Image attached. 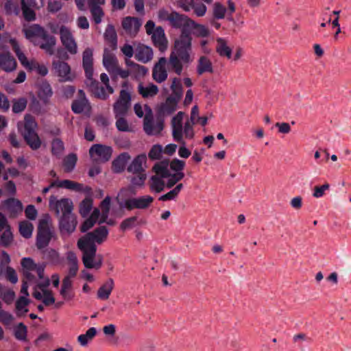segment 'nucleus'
<instances>
[{"mask_svg": "<svg viewBox=\"0 0 351 351\" xmlns=\"http://www.w3.org/2000/svg\"><path fill=\"white\" fill-rule=\"evenodd\" d=\"M191 19L176 12H171L170 25L175 28L181 29L180 35L174 40L173 45L169 54V63L178 75L194 61L193 53V38L188 32V27Z\"/></svg>", "mask_w": 351, "mask_h": 351, "instance_id": "obj_1", "label": "nucleus"}, {"mask_svg": "<svg viewBox=\"0 0 351 351\" xmlns=\"http://www.w3.org/2000/svg\"><path fill=\"white\" fill-rule=\"evenodd\" d=\"M109 230L101 226L93 231L88 232L77 241V247L82 252V260L85 267L88 269H99L102 265V257L99 256L97 261H95L97 246L105 242L108 237Z\"/></svg>", "mask_w": 351, "mask_h": 351, "instance_id": "obj_2", "label": "nucleus"}, {"mask_svg": "<svg viewBox=\"0 0 351 351\" xmlns=\"http://www.w3.org/2000/svg\"><path fill=\"white\" fill-rule=\"evenodd\" d=\"M185 114L183 112H179L175 115L171 122L172 136L175 141L184 145V137L186 138H192L194 136L193 125L197 123L199 116V109L197 106H194L191 109V117L187 120L183 126V119Z\"/></svg>", "mask_w": 351, "mask_h": 351, "instance_id": "obj_3", "label": "nucleus"}, {"mask_svg": "<svg viewBox=\"0 0 351 351\" xmlns=\"http://www.w3.org/2000/svg\"><path fill=\"white\" fill-rule=\"evenodd\" d=\"M110 197L107 196L101 202L99 206L100 210L96 208L93 210L90 217L87 218L81 226L80 230L82 232L90 230L97 221L99 224L106 221L110 210Z\"/></svg>", "mask_w": 351, "mask_h": 351, "instance_id": "obj_4", "label": "nucleus"}, {"mask_svg": "<svg viewBox=\"0 0 351 351\" xmlns=\"http://www.w3.org/2000/svg\"><path fill=\"white\" fill-rule=\"evenodd\" d=\"M55 230L49 215H45L39 220L36 235V246L43 249L48 245L51 239L54 237Z\"/></svg>", "mask_w": 351, "mask_h": 351, "instance_id": "obj_5", "label": "nucleus"}, {"mask_svg": "<svg viewBox=\"0 0 351 351\" xmlns=\"http://www.w3.org/2000/svg\"><path fill=\"white\" fill-rule=\"evenodd\" d=\"M132 87L128 82L123 83L119 95L113 104L114 116H125L131 106Z\"/></svg>", "mask_w": 351, "mask_h": 351, "instance_id": "obj_6", "label": "nucleus"}, {"mask_svg": "<svg viewBox=\"0 0 351 351\" xmlns=\"http://www.w3.org/2000/svg\"><path fill=\"white\" fill-rule=\"evenodd\" d=\"M10 43L11 44L13 50L16 53L21 63L28 70L36 71V73L45 76L48 73V69L45 64H39L34 60L29 61L25 54L21 51L19 45L15 39H10Z\"/></svg>", "mask_w": 351, "mask_h": 351, "instance_id": "obj_7", "label": "nucleus"}, {"mask_svg": "<svg viewBox=\"0 0 351 351\" xmlns=\"http://www.w3.org/2000/svg\"><path fill=\"white\" fill-rule=\"evenodd\" d=\"M146 33L152 36V40L154 45L160 51H165L167 48L168 41L162 27H155L152 21H148L145 25Z\"/></svg>", "mask_w": 351, "mask_h": 351, "instance_id": "obj_8", "label": "nucleus"}, {"mask_svg": "<svg viewBox=\"0 0 351 351\" xmlns=\"http://www.w3.org/2000/svg\"><path fill=\"white\" fill-rule=\"evenodd\" d=\"M50 284L49 279L46 277L39 281L34 288L33 296L38 300H42L44 304L49 306L54 304L55 298L51 290L47 288Z\"/></svg>", "mask_w": 351, "mask_h": 351, "instance_id": "obj_9", "label": "nucleus"}, {"mask_svg": "<svg viewBox=\"0 0 351 351\" xmlns=\"http://www.w3.org/2000/svg\"><path fill=\"white\" fill-rule=\"evenodd\" d=\"M145 116L143 120V130L147 135H158L163 130L164 122L160 119L154 120L151 108L145 105Z\"/></svg>", "mask_w": 351, "mask_h": 351, "instance_id": "obj_10", "label": "nucleus"}, {"mask_svg": "<svg viewBox=\"0 0 351 351\" xmlns=\"http://www.w3.org/2000/svg\"><path fill=\"white\" fill-rule=\"evenodd\" d=\"M60 40L62 46L71 55H75L78 50L77 43L70 27L62 25L59 27Z\"/></svg>", "mask_w": 351, "mask_h": 351, "instance_id": "obj_11", "label": "nucleus"}, {"mask_svg": "<svg viewBox=\"0 0 351 351\" xmlns=\"http://www.w3.org/2000/svg\"><path fill=\"white\" fill-rule=\"evenodd\" d=\"M21 265L23 269V275L29 282L34 280L36 274L39 278L40 281L46 278L44 276L45 266L36 265L32 258H23Z\"/></svg>", "mask_w": 351, "mask_h": 351, "instance_id": "obj_12", "label": "nucleus"}, {"mask_svg": "<svg viewBox=\"0 0 351 351\" xmlns=\"http://www.w3.org/2000/svg\"><path fill=\"white\" fill-rule=\"evenodd\" d=\"M52 71L60 82H71L76 77L75 73L71 71L69 64L60 60H53Z\"/></svg>", "mask_w": 351, "mask_h": 351, "instance_id": "obj_13", "label": "nucleus"}, {"mask_svg": "<svg viewBox=\"0 0 351 351\" xmlns=\"http://www.w3.org/2000/svg\"><path fill=\"white\" fill-rule=\"evenodd\" d=\"M49 206L50 210L55 212L57 215L71 213L73 209V204L71 199L69 198L58 199L54 195L50 196Z\"/></svg>", "mask_w": 351, "mask_h": 351, "instance_id": "obj_14", "label": "nucleus"}, {"mask_svg": "<svg viewBox=\"0 0 351 351\" xmlns=\"http://www.w3.org/2000/svg\"><path fill=\"white\" fill-rule=\"evenodd\" d=\"M169 58L167 59L165 57H161L158 59V62L155 64L153 71H152V77L154 80L158 83H162L165 82L167 79L168 73L166 69V65L168 66L169 69L177 75H178L176 71H175L170 66L169 63Z\"/></svg>", "mask_w": 351, "mask_h": 351, "instance_id": "obj_15", "label": "nucleus"}, {"mask_svg": "<svg viewBox=\"0 0 351 351\" xmlns=\"http://www.w3.org/2000/svg\"><path fill=\"white\" fill-rule=\"evenodd\" d=\"M112 148L101 144L93 145L89 149L90 158L96 162H105L109 160L112 156Z\"/></svg>", "mask_w": 351, "mask_h": 351, "instance_id": "obj_16", "label": "nucleus"}, {"mask_svg": "<svg viewBox=\"0 0 351 351\" xmlns=\"http://www.w3.org/2000/svg\"><path fill=\"white\" fill-rule=\"evenodd\" d=\"M1 208L10 217H16L23 210L22 202L16 198L9 197L1 202Z\"/></svg>", "mask_w": 351, "mask_h": 351, "instance_id": "obj_17", "label": "nucleus"}, {"mask_svg": "<svg viewBox=\"0 0 351 351\" xmlns=\"http://www.w3.org/2000/svg\"><path fill=\"white\" fill-rule=\"evenodd\" d=\"M153 202L154 198L152 196L143 195L126 199L123 206L128 210L133 209L145 210L148 208Z\"/></svg>", "mask_w": 351, "mask_h": 351, "instance_id": "obj_18", "label": "nucleus"}, {"mask_svg": "<svg viewBox=\"0 0 351 351\" xmlns=\"http://www.w3.org/2000/svg\"><path fill=\"white\" fill-rule=\"evenodd\" d=\"M23 32L27 39L30 40L34 45L39 44L38 41L46 33L45 29L37 24H34L23 29Z\"/></svg>", "mask_w": 351, "mask_h": 351, "instance_id": "obj_19", "label": "nucleus"}, {"mask_svg": "<svg viewBox=\"0 0 351 351\" xmlns=\"http://www.w3.org/2000/svg\"><path fill=\"white\" fill-rule=\"evenodd\" d=\"M86 84L92 94L99 99L106 100L110 95L107 90L99 86V82L93 78V76L86 77Z\"/></svg>", "mask_w": 351, "mask_h": 351, "instance_id": "obj_20", "label": "nucleus"}, {"mask_svg": "<svg viewBox=\"0 0 351 351\" xmlns=\"http://www.w3.org/2000/svg\"><path fill=\"white\" fill-rule=\"evenodd\" d=\"M60 229L62 234H70L76 228L77 221L75 215L71 213L60 217Z\"/></svg>", "mask_w": 351, "mask_h": 351, "instance_id": "obj_21", "label": "nucleus"}, {"mask_svg": "<svg viewBox=\"0 0 351 351\" xmlns=\"http://www.w3.org/2000/svg\"><path fill=\"white\" fill-rule=\"evenodd\" d=\"M141 25V21L136 17L127 16L122 21L123 29L131 36H135L136 35Z\"/></svg>", "mask_w": 351, "mask_h": 351, "instance_id": "obj_22", "label": "nucleus"}, {"mask_svg": "<svg viewBox=\"0 0 351 351\" xmlns=\"http://www.w3.org/2000/svg\"><path fill=\"white\" fill-rule=\"evenodd\" d=\"M79 98L75 99L71 105L72 110L77 114L90 111V106L82 90L78 91Z\"/></svg>", "mask_w": 351, "mask_h": 351, "instance_id": "obj_23", "label": "nucleus"}, {"mask_svg": "<svg viewBox=\"0 0 351 351\" xmlns=\"http://www.w3.org/2000/svg\"><path fill=\"white\" fill-rule=\"evenodd\" d=\"M134 57L138 61L147 63L153 58V50L148 46L140 44L135 49Z\"/></svg>", "mask_w": 351, "mask_h": 351, "instance_id": "obj_24", "label": "nucleus"}, {"mask_svg": "<svg viewBox=\"0 0 351 351\" xmlns=\"http://www.w3.org/2000/svg\"><path fill=\"white\" fill-rule=\"evenodd\" d=\"M37 123L34 118L30 114H26L24 117L23 122L18 123V128L23 136L36 132Z\"/></svg>", "mask_w": 351, "mask_h": 351, "instance_id": "obj_25", "label": "nucleus"}, {"mask_svg": "<svg viewBox=\"0 0 351 351\" xmlns=\"http://www.w3.org/2000/svg\"><path fill=\"white\" fill-rule=\"evenodd\" d=\"M188 32L190 34L192 33L195 37L203 38L208 37L210 34L209 29L206 25L197 23L193 19L188 27Z\"/></svg>", "mask_w": 351, "mask_h": 351, "instance_id": "obj_26", "label": "nucleus"}, {"mask_svg": "<svg viewBox=\"0 0 351 351\" xmlns=\"http://www.w3.org/2000/svg\"><path fill=\"white\" fill-rule=\"evenodd\" d=\"M38 43L36 45L43 49L49 55L51 56L54 53V47L56 45V39L54 36H50L46 32L41 40L38 41Z\"/></svg>", "mask_w": 351, "mask_h": 351, "instance_id": "obj_27", "label": "nucleus"}, {"mask_svg": "<svg viewBox=\"0 0 351 351\" xmlns=\"http://www.w3.org/2000/svg\"><path fill=\"white\" fill-rule=\"evenodd\" d=\"M38 43L36 45L43 49L49 55L51 56L54 53V47L56 45V39L54 36H50L46 32L41 40L38 41Z\"/></svg>", "mask_w": 351, "mask_h": 351, "instance_id": "obj_28", "label": "nucleus"}, {"mask_svg": "<svg viewBox=\"0 0 351 351\" xmlns=\"http://www.w3.org/2000/svg\"><path fill=\"white\" fill-rule=\"evenodd\" d=\"M38 43L36 45L43 49L49 55L51 56L54 53V47L56 45V39L54 36H50L46 32L41 40L38 41Z\"/></svg>", "mask_w": 351, "mask_h": 351, "instance_id": "obj_29", "label": "nucleus"}, {"mask_svg": "<svg viewBox=\"0 0 351 351\" xmlns=\"http://www.w3.org/2000/svg\"><path fill=\"white\" fill-rule=\"evenodd\" d=\"M93 49L86 48L82 54V63L83 68L85 71L86 77L93 76Z\"/></svg>", "mask_w": 351, "mask_h": 351, "instance_id": "obj_30", "label": "nucleus"}, {"mask_svg": "<svg viewBox=\"0 0 351 351\" xmlns=\"http://www.w3.org/2000/svg\"><path fill=\"white\" fill-rule=\"evenodd\" d=\"M180 99L174 97H169L159 107L160 114L168 116L175 112Z\"/></svg>", "mask_w": 351, "mask_h": 351, "instance_id": "obj_31", "label": "nucleus"}, {"mask_svg": "<svg viewBox=\"0 0 351 351\" xmlns=\"http://www.w3.org/2000/svg\"><path fill=\"white\" fill-rule=\"evenodd\" d=\"M16 66V60L9 52H0V68L2 70L10 72L14 71Z\"/></svg>", "mask_w": 351, "mask_h": 351, "instance_id": "obj_32", "label": "nucleus"}, {"mask_svg": "<svg viewBox=\"0 0 351 351\" xmlns=\"http://www.w3.org/2000/svg\"><path fill=\"white\" fill-rule=\"evenodd\" d=\"M215 50L220 57L227 59L232 57V48L228 45V41L223 38H217Z\"/></svg>", "mask_w": 351, "mask_h": 351, "instance_id": "obj_33", "label": "nucleus"}, {"mask_svg": "<svg viewBox=\"0 0 351 351\" xmlns=\"http://www.w3.org/2000/svg\"><path fill=\"white\" fill-rule=\"evenodd\" d=\"M196 71L199 75L205 73H213V63L209 58L206 56H200L197 60Z\"/></svg>", "mask_w": 351, "mask_h": 351, "instance_id": "obj_34", "label": "nucleus"}, {"mask_svg": "<svg viewBox=\"0 0 351 351\" xmlns=\"http://www.w3.org/2000/svg\"><path fill=\"white\" fill-rule=\"evenodd\" d=\"M66 264L68 266V274L66 276L69 278L75 277L78 271V259L75 254L73 252L66 253Z\"/></svg>", "mask_w": 351, "mask_h": 351, "instance_id": "obj_35", "label": "nucleus"}, {"mask_svg": "<svg viewBox=\"0 0 351 351\" xmlns=\"http://www.w3.org/2000/svg\"><path fill=\"white\" fill-rule=\"evenodd\" d=\"M114 287L112 278H108L97 290V298L101 300H107Z\"/></svg>", "mask_w": 351, "mask_h": 351, "instance_id": "obj_36", "label": "nucleus"}, {"mask_svg": "<svg viewBox=\"0 0 351 351\" xmlns=\"http://www.w3.org/2000/svg\"><path fill=\"white\" fill-rule=\"evenodd\" d=\"M58 186L60 188H64L66 189H70L74 191H82L84 189L83 184L70 180H64L61 181H55L51 184V186Z\"/></svg>", "mask_w": 351, "mask_h": 351, "instance_id": "obj_37", "label": "nucleus"}, {"mask_svg": "<svg viewBox=\"0 0 351 351\" xmlns=\"http://www.w3.org/2000/svg\"><path fill=\"white\" fill-rule=\"evenodd\" d=\"M103 64L110 73H112L119 65L116 56L108 49H105L104 52Z\"/></svg>", "mask_w": 351, "mask_h": 351, "instance_id": "obj_38", "label": "nucleus"}, {"mask_svg": "<svg viewBox=\"0 0 351 351\" xmlns=\"http://www.w3.org/2000/svg\"><path fill=\"white\" fill-rule=\"evenodd\" d=\"M146 155H138L132 160V163L129 165V167H128V171L133 173H143V165L146 163Z\"/></svg>", "mask_w": 351, "mask_h": 351, "instance_id": "obj_39", "label": "nucleus"}, {"mask_svg": "<svg viewBox=\"0 0 351 351\" xmlns=\"http://www.w3.org/2000/svg\"><path fill=\"white\" fill-rule=\"evenodd\" d=\"M38 97L45 104H47L49 99L52 96L53 91L50 84L47 82H43L38 86Z\"/></svg>", "mask_w": 351, "mask_h": 351, "instance_id": "obj_40", "label": "nucleus"}, {"mask_svg": "<svg viewBox=\"0 0 351 351\" xmlns=\"http://www.w3.org/2000/svg\"><path fill=\"white\" fill-rule=\"evenodd\" d=\"M138 91L144 98L152 97L158 94V88L157 86L153 84L143 85L140 83L138 86Z\"/></svg>", "mask_w": 351, "mask_h": 351, "instance_id": "obj_41", "label": "nucleus"}, {"mask_svg": "<svg viewBox=\"0 0 351 351\" xmlns=\"http://www.w3.org/2000/svg\"><path fill=\"white\" fill-rule=\"evenodd\" d=\"M130 159V156L128 153L120 154L112 162L113 171L116 173L122 171Z\"/></svg>", "mask_w": 351, "mask_h": 351, "instance_id": "obj_42", "label": "nucleus"}, {"mask_svg": "<svg viewBox=\"0 0 351 351\" xmlns=\"http://www.w3.org/2000/svg\"><path fill=\"white\" fill-rule=\"evenodd\" d=\"M169 162L168 160H164L155 164L153 167V171L155 172V175L165 178L169 176Z\"/></svg>", "mask_w": 351, "mask_h": 351, "instance_id": "obj_43", "label": "nucleus"}, {"mask_svg": "<svg viewBox=\"0 0 351 351\" xmlns=\"http://www.w3.org/2000/svg\"><path fill=\"white\" fill-rule=\"evenodd\" d=\"M163 177L159 176H152L149 180V188L152 191L160 193L162 191L165 187V183Z\"/></svg>", "mask_w": 351, "mask_h": 351, "instance_id": "obj_44", "label": "nucleus"}, {"mask_svg": "<svg viewBox=\"0 0 351 351\" xmlns=\"http://www.w3.org/2000/svg\"><path fill=\"white\" fill-rule=\"evenodd\" d=\"M104 38L108 41L112 48L116 49L117 36L114 27L112 25H108L105 30Z\"/></svg>", "mask_w": 351, "mask_h": 351, "instance_id": "obj_45", "label": "nucleus"}, {"mask_svg": "<svg viewBox=\"0 0 351 351\" xmlns=\"http://www.w3.org/2000/svg\"><path fill=\"white\" fill-rule=\"evenodd\" d=\"M0 298L5 303L10 304L14 300L15 293L12 289L0 285Z\"/></svg>", "mask_w": 351, "mask_h": 351, "instance_id": "obj_46", "label": "nucleus"}, {"mask_svg": "<svg viewBox=\"0 0 351 351\" xmlns=\"http://www.w3.org/2000/svg\"><path fill=\"white\" fill-rule=\"evenodd\" d=\"M93 200L90 197H86L79 204V213L83 217H86L93 208Z\"/></svg>", "mask_w": 351, "mask_h": 351, "instance_id": "obj_47", "label": "nucleus"}, {"mask_svg": "<svg viewBox=\"0 0 351 351\" xmlns=\"http://www.w3.org/2000/svg\"><path fill=\"white\" fill-rule=\"evenodd\" d=\"M19 229L22 237L29 239L32 235L34 226L32 223L27 221H23L19 223Z\"/></svg>", "mask_w": 351, "mask_h": 351, "instance_id": "obj_48", "label": "nucleus"}, {"mask_svg": "<svg viewBox=\"0 0 351 351\" xmlns=\"http://www.w3.org/2000/svg\"><path fill=\"white\" fill-rule=\"evenodd\" d=\"M23 136L32 149H38L40 147L41 141L36 132Z\"/></svg>", "mask_w": 351, "mask_h": 351, "instance_id": "obj_49", "label": "nucleus"}, {"mask_svg": "<svg viewBox=\"0 0 351 351\" xmlns=\"http://www.w3.org/2000/svg\"><path fill=\"white\" fill-rule=\"evenodd\" d=\"M77 156L75 154H70L63 160L64 171L66 173L71 172L77 162Z\"/></svg>", "mask_w": 351, "mask_h": 351, "instance_id": "obj_50", "label": "nucleus"}, {"mask_svg": "<svg viewBox=\"0 0 351 351\" xmlns=\"http://www.w3.org/2000/svg\"><path fill=\"white\" fill-rule=\"evenodd\" d=\"M97 334V330L95 328H90L85 334H82L78 336L77 341L82 346H85L87 343L91 341Z\"/></svg>", "mask_w": 351, "mask_h": 351, "instance_id": "obj_51", "label": "nucleus"}, {"mask_svg": "<svg viewBox=\"0 0 351 351\" xmlns=\"http://www.w3.org/2000/svg\"><path fill=\"white\" fill-rule=\"evenodd\" d=\"M13 241V235L11 232L10 226L2 230L0 232V245L7 247Z\"/></svg>", "mask_w": 351, "mask_h": 351, "instance_id": "obj_52", "label": "nucleus"}, {"mask_svg": "<svg viewBox=\"0 0 351 351\" xmlns=\"http://www.w3.org/2000/svg\"><path fill=\"white\" fill-rule=\"evenodd\" d=\"M186 3H190L191 10H193L196 16L202 17L205 15L207 8L204 3L201 2L195 3L193 0H187Z\"/></svg>", "mask_w": 351, "mask_h": 351, "instance_id": "obj_53", "label": "nucleus"}, {"mask_svg": "<svg viewBox=\"0 0 351 351\" xmlns=\"http://www.w3.org/2000/svg\"><path fill=\"white\" fill-rule=\"evenodd\" d=\"M4 10L8 15H18L19 13V4L16 0H7L4 4Z\"/></svg>", "mask_w": 351, "mask_h": 351, "instance_id": "obj_54", "label": "nucleus"}, {"mask_svg": "<svg viewBox=\"0 0 351 351\" xmlns=\"http://www.w3.org/2000/svg\"><path fill=\"white\" fill-rule=\"evenodd\" d=\"M183 188V184L182 183L178 184L174 189L168 192L167 193L161 195L159 197V200L160 201H168L172 200L177 197L179 193Z\"/></svg>", "mask_w": 351, "mask_h": 351, "instance_id": "obj_55", "label": "nucleus"}, {"mask_svg": "<svg viewBox=\"0 0 351 351\" xmlns=\"http://www.w3.org/2000/svg\"><path fill=\"white\" fill-rule=\"evenodd\" d=\"M29 300L24 296H21L16 302V308L17 313L19 315H25L28 309L27 308V306L29 304Z\"/></svg>", "mask_w": 351, "mask_h": 351, "instance_id": "obj_56", "label": "nucleus"}, {"mask_svg": "<svg viewBox=\"0 0 351 351\" xmlns=\"http://www.w3.org/2000/svg\"><path fill=\"white\" fill-rule=\"evenodd\" d=\"M138 217L136 216L130 217L125 219L120 223V230L123 232L132 229L136 226Z\"/></svg>", "mask_w": 351, "mask_h": 351, "instance_id": "obj_57", "label": "nucleus"}, {"mask_svg": "<svg viewBox=\"0 0 351 351\" xmlns=\"http://www.w3.org/2000/svg\"><path fill=\"white\" fill-rule=\"evenodd\" d=\"M171 90L175 95L174 97L180 99L182 95V88L180 80L178 77H173L171 80Z\"/></svg>", "mask_w": 351, "mask_h": 351, "instance_id": "obj_58", "label": "nucleus"}, {"mask_svg": "<svg viewBox=\"0 0 351 351\" xmlns=\"http://www.w3.org/2000/svg\"><path fill=\"white\" fill-rule=\"evenodd\" d=\"M45 258L53 264H58L60 263L59 253L53 249H48L44 252Z\"/></svg>", "mask_w": 351, "mask_h": 351, "instance_id": "obj_59", "label": "nucleus"}, {"mask_svg": "<svg viewBox=\"0 0 351 351\" xmlns=\"http://www.w3.org/2000/svg\"><path fill=\"white\" fill-rule=\"evenodd\" d=\"M72 285L71 278L65 276L62 280V285L60 291V295L65 299H70L69 295V290L71 289Z\"/></svg>", "mask_w": 351, "mask_h": 351, "instance_id": "obj_60", "label": "nucleus"}, {"mask_svg": "<svg viewBox=\"0 0 351 351\" xmlns=\"http://www.w3.org/2000/svg\"><path fill=\"white\" fill-rule=\"evenodd\" d=\"M27 332V327L23 323H20L14 328V336L19 340L25 341Z\"/></svg>", "mask_w": 351, "mask_h": 351, "instance_id": "obj_61", "label": "nucleus"}, {"mask_svg": "<svg viewBox=\"0 0 351 351\" xmlns=\"http://www.w3.org/2000/svg\"><path fill=\"white\" fill-rule=\"evenodd\" d=\"M27 99L25 98H19L13 101L12 111L14 113L23 112L27 106Z\"/></svg>", "mask_w": 351, "mask_h": 351, "instance_id": "obj_62", "label": "nucleus"}, {"mask_svg": "<svg viewBox=\"0 0 351 351\" xmlns=\"http://www.w3.org/2000/svg\"><path fill=\"white\" fill-rule=\"evenodd\" d=\"M89 8L95 23L96 24L100 23L104 15L101 6H93Z\"/></svg>", "mask_w": 351, "mask_h": 351, "instance_id": "obj_63", "label": "nucleus"}, {"mask_svg": "<svg viewBox=\"0 0 351 351\" xmlns=\"http://www.w3.org/2000/svg\"><path fill=\"white\" fill-rule=\"evenodd\" d=\"M64 149V144L61 140L56 138L52 141L51 152L53 154L60 156L62 154Z\"/></svg>", "mask_w": 351, "mask_h": 351, "instance_id": "obj_64", "label": "nucleus"}]
</instances>
